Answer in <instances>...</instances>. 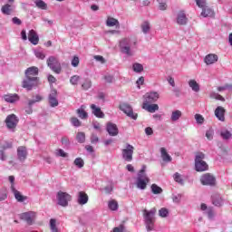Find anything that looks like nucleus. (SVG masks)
I'll use <instances>...</instances> for the list:
<instances>
[{
	"instance_id": "f257e3e1",
	"label": "nucleus",
	"mask_w": 232,
	"mask_h": 232,
	"mask_svg": "<svg viewBox=\"0 0 232 232\" xmlns=\"http://www.w3.org/2000/svg\"><path fill=\"white\" fill-rule=\"evenodd\" d=\"M137 44H139L137 37L128 36L120 41V50L124 55L133 57L135 55V50H137Z\"/></svg>"
},
{
	"instance_id": "f03ea898",
	"label": "nucleus",
	"mask_w": 232,
	"mask_h": 232,
	"mask_svg": "<svg viewBox=\"0 0 232 232\" xmlns=\"http://www.w3.org/2000/svg\"><path fill=\"white\" fill-rule=\"evenodd\" d=\"M148 184H150V177L146 173V165H143L141 169L137 173L135 186L138 189L144 190L148 188Z\"/></svg>"
},
{
	"instance_id": "7ed1b4c3",
	"label": "nucleus",
	"mask_w": 232,
	"mask_h": 232,
	"mask_svg": "<svg viewBox=\"0 0 232 232\" xmlns=\"http://www.w3.org/2000/svg\"><path fill=\"white\" fill-rule=\"evenodd\" d=\"M204 159H206V154L203 152H197L195 156V169L196 171H208L209 169V166L206 161H204Z\"/></svg>"
},
{
	"instance_id": "20e7f679",
	"label": "nucleus",
	"mask_w": 232,
	"mask_h": 232,
	"mask_svg": "<svg viewBox=\"0 0 232 232\" xmlns=\"http://www.w3.org/2000/svg\"><path fill=\"white\" fill-rule=\"evenodd\" d=\"M143 215L147 231H153V226L155 224V208L150 211L144 210Z\"/></svg>"
},
{
	"instance_id": "39448f33",
	"label": "nucleus",
	"mask_w": 232,
	"mask_h": 232,
	"mask_svg": "<svg viewBox=\"0 0 232 232\" xmlns=\"http://www.w3.org/2000/svg\"><path fill=\"white\" fill-rule=\"evenodd\" d=\"M197 6L202 9V17H213L215 15V11L206 5V0H196Z\"/></svg>"
},
{
	"instance_id": "423d86ee",
	"label": "nucleus",
	"mask_w": 232,
	"mask_h": 232,
	"mask_svg": "<svg viewBox=\"0 0 232 232\" xmlns=\"http://www.w3.org/2000/svg\"><path fill=\"white\" fill-rule=\"evenodd\" d=\"M47 66L52 70V72H54V73H57L58 75L63 71L61 63H59V60L55 58V56H50L47 59Z\"/></svg>"
},
{
	"instance_id": "0eeeda50",
	"label": "nucleus",
	"mask_w": 232,
	"mask_h": 232,
	"mask_svg": "<svg viewBox=\"0 0 232 232\" xmlns=\"http://www.w3.org/2000/svg\"><path fill=\"white\" fill-rule=\"evenodd\" d=\"M135 147L133 145L127 143L125 149L121 150V157L126 162H131L133 160V151Z\"/></svg>"
},
{
	"instance_id": "6e6552de",
	"label": "nucleus",
	"mask_w": 232,
	"mask_h": 232,
	"mask_svg": "<svg viewBox=\"0 0 232 232\" xmlns=\"http://www.w3.org/2000/svg\"><path fill=\"white\" fill-rule=\"evenodd\" d=\"M58 206H62V208H66L68 206V202L72 200V196L63 191H58L56 195Z\"/></svg>"
},
{
	"instance_id": "1a4fd4ad",
	"label": "nucleus",
	"mask_w": 232,
	"mask_h": 232,
	"mask_svg": "<svg viewBox=\"0 0 232 232\" xmlns=\"http://www.w3.org/2000/svg\"><path fill=\"white\" fill-rule=\"evenodd\" d=\"M17 124H19V118H17L15 114H10L6 117L5 126L9 131H15Z\"/></svg>"
},
{
	"instance_id": "9d476101",
	"label": "nucleus",
	"mask_w": 232,
	"mask_h": 232,
	"mask_svg": "<svg viewBox=\"0 0 232 232\" xmlns=\"http://www.w3.org/2000/svg\"><path fill=\"white\" fill-rule=\"evenodd\" d=\"M120 110L123 111V113H126L127 117L133 119V121H137V117H139V115L133 112V108H131L130 104L128 103L120 104Z\"/></svg>"
},
{
	"instance_id": "9b49d317",
	"label": "nucleus",
	"mask_w": 232,
	"mask_h": 232,
	"mask_svg": "<svg viewBox=\"0 0 232 232\" xmlns=\"http://www.w3.org/2000/svg\"><path fill=\"white\" fill-rule=\"evenodd\" d=\"M200 182L203 186H215L217 179L212 174L206 173L201 176Z\"/></svg>"
},
{
	"instance_id": "f8f14e48",
	"label": "nucleus",
	"mask_w": 232,
	"mask_h": 232,
	"mask_svg": "<svg viewBox=\"0 0 232 232\" xmlns=\"http://www.w3.org/2000/svg\"><path fill=\"white\" fill-rule=\"evenodd\" d=\"M39 84V78H30L26 77L23 81V88L27 89L28 91L32 90L34 86H37Z\"/></svg>"
},
{
	"instance_id": "ddd939ff",
	"label": "nucleus",
	"mask_w": 232,
	"mask_h": 232,
	"mask_svg": "<svg viewBox=\"0 0 232 232\" xmlns=\"http://www.w3.org/2000/svg\"><path fill=\"white\" fill-rule=\"evenodd\" d=\"M159 97H160V94H159V92H147V93H145V95L143 96V98H144L143 103H153V102H157V101H159Z\"/></svg>"
},
{
	"instance_id": "4468645a",
	"label": "nucleus",
	"mask_w": 232,
	"mask_h": 232,
	"mask_svg": "<svg viewBox=\"0 0 232 232\" xmlns=\"http://www.w3.org/2000/svg\"><path fill=\"white\" fill-rule=\"evenodd\" d=\"M176 23L177 24H179V26H186V24H188V16L186 15V12L184 11H179L177 14L176 16Z\"/></svg>"
},
{
	"instance_id": "2eb2a0df",
	"label": "nucleus",
	"mask_w": 232,
	"mask_h": 232,
	"mask_svg": "<svg viewBox=\"0 0 232 232\" xmlns=\"http://www.w3.org/2000/svg\"><path fill=\"white\" fill-rule=\"evenodd\" d=\"M106 130L111 137H117V135H119V128L115 123L108 122L106 126Z\"/></svg>"
},
{
	"instance_id": "dca6fc26",
	"label": "nucleus",
	"mask_w": 232,
	"mask_h": 232,
	"mask_svg": "<svg viewBox=\"0 0 232 232\" xmlns=\"http://www.w3.org/2000/svg\"><path fill=\"white\" fill-rule=\"evenodd\" d=\"M28 157V150H26V147L20 146L17 148V159L20 160V162H24L26 160V158Z\"/></svg>"
},
{
	"instance_id": "f3484780",
	"label": "nucleus",
	"mask_w": 232,
	"mask_h": 232,
	"mask_svg": "<svg viewBox=\"0 0 232 232\" xmlns=\"http://www.w3.org/2000/svg\"><path fill=\"white\" fill-rule=\"evenodd\" d=\"M49 103L51 108H57L59 106V101H57V91L52 90L49 94Z\"/></svg>"
},
{
	"instance_id": "a211bd4d",
	"label": "nucleus",
	"mask_w": 232,
	"mask_h": 232,
	"mask_svg": "<svg viewBox=\"0 0 232 232\" xmlns=\"http://www.w3.org/2000/svg\"><path fill=\"white\" fill-rule=\"evenodd\" d=\"M88 200H90V198L88 197V194L84 191H79L77 195V203L80 206H85V204H88Z\"/></svg>"
},
{
	"instance_id": "6ab92c4d",
	"label": "nucleus",
	"mask_w": 232,
	"mask_h": 232,
	"mask_svg": "<svg viewBox=\"0 0 232 232\" xmlns=\"http://www.w3.org/2000/svg\"><path fill=\"white\" fill-rule=\"evenodd\" d=\"M22 220H24L27 222L29 226H32L34 224V218H35V213L34 212H25L21 215Z\"/></svg>"
},
{
	"instance_id": "aec40b11",
	"label": "nucleus",
	"mask_w": 232,
	"mask_h": 232,
	"mask_svg": "<svg viewBox=\"0 0 232 232\" xmlns=\"http://www.w3.org/2000/svg\"><path fill=\"white\" fill-rule=\"evenodd\" d=\"M39 75V68L37 67H29L25 70V77H29L31 79L37 78Z\"/></svg>"
},
{
	"instance_id": "412c9836",
	"label": "nucleus",
	"mask_w": 232,
	"mask_h": 232,
	"mask_svg": "<svg viewBox=\"0 0 232 232\" xmlns=\"http://www.w3.org/2000/svg\"><path fill=\"white\" fill-rule=\"evenodd\" d=\"M28 39L32 44H39V35L35 30L32 29L28 33Z\"/></svg>"
},
{
	"instance_id": "4be33fe9",
	"label": "nucleus",
	"mask_w": 232,
	"mask_h": 232,
	"mask_svg": "<svg viewBox=\"0 0 232 232\" xmlns=\"http://www.w3.org/2000/svg\"><path fill=\"white\" fill-rule=\"evenodd\" d=\"M92 115H95L97 119H104V112L101 110V107H97L95 104L91 105Z\"/></svg>"
},
{
	"instance_id": "5701e85b",
	"label": "nucleus",
	"mask_w": 232,
	"mask_h": 232,
	"mask_svg": "<svg viewBox=\"0 0 232 232\" xmlns=\"http://www.w3.org/2000/svg\"><path fill=\"white\" fill-rule=\"evenodd\" d=\"M225 113H226V109H224V107L218 106L215 110V115L217 119H218V121H221V122H224V121H226V117L224 116Z\"/></svg>"
},
{
	"instance_id": "b1692460",
	"label": "nucleus",
	"mask_w": 232,
	"mask_h": 232,
	"mask_svg": "<svg viewBox=\"0 0 232 232\" xmlns=\"http://www.w3.org/2000/svg\"><path fill=\"white\" fill-rule=\"evenodd\" d=\"M4 101L5 102H9L10 104H14V102H17L19 101V95L14 93V94H5L3 96Z\"/></svg>"
},
{
	"instance_id": "393cba45",
	"label": "nucleus",
	"mask_w": 232,
	"mask_h": 232,
	"mask_svg": "<svg viewBox=\"0 0 232 232\" xmlns=\"http://www.w3.org/2000/svg\"><path fill=\"white\" fill-rule=\"evenodd\" d=\"M204 61H205V63L208 65L215 64V63L218 61V55L214 53H209L205 57Z\"/></svg>"
},
{
	"instance_id": "a878e982",
	"label": "nucleus",
	"mask_w": 232,
	"mask_h": 232,
	"mask_svg": "<svg viewBox=\"0 0 232 232\" xmlns=\"http://www.w3.org/2000/svg\"><path fill=\"white\" fill-rule=\"evenodd\" d=\"M143 110H146V111H149V113H155V111H158L159 105L158 104H150V103H143L142 104Z\"/></svg>"
},
{
	"instance_id": "bb28decb",
	"label": "nucleus",
	"mask_w": 232,
	"mask_h": 232,
	"mask_svg": "<svg viewBox=\"0 0 232 232\" xmlns=\"http://www.w3.org/2000/svg\"><path fill=\"white\" fill-rule=\"evenodd\" d=\"M15 6L10 5V4H5V5L2 6L1 11L4 15H12V13L14 12Z\"/></svg>"
},
{
	"instance_id": "cd10ccee",
	"label": "nucleus",
	"mask_w": 232,
	"mask_h": 232,
	"mask_svg": "<svg viewBox=\"0 0 232 232\" xmlns=\"http://www.w3.org/2000/svg\"><path fill=\"white\" fill-rule=\"evenodd\" d=\"M212 204L213 206H216L217 208H221V206H224V199L220 195H214L212 196Z\"/></svg>"
},
{
	"instance_id": "c85d7f7f",
	"label": "nucleus",
	"mask_w": 232,
	"mask_h": 232,
	"mask_svg": "<svg viewBox=\"0 0 232 232\" xmlns=\"http://www.w3.org/2000/svg\"><path fill=\"white\" fill-rule=\"evenodd\" d=\"M11 190L14 195V198H16L18 202H24V200H26V197L23 196L21 192L15 189L14 185L11 186Z\"/></svg>"
},
{
	"instance_id": "c756f323",
	"label": "nucleus",
	"mask_w": 232,
	"mask_h": 232,
	"mask_svg": "<svg viewBox=\"0 0 232 232\" xmlns=\"http://www.w3.org/2000/svg\"><path fill=\"white\" fill-rule=\"evenodd\" d=\"M160 155H161V159L163 160V162H171V160H173V158H171L169 154H168V150H166V148L162 147L160 148Z\"/></svg>"
},
{
	"instance_id": "7c9ffc66",
	"label": "nucleus",
	"mask_w": 232,
	"mask_h": 232,
	"mask_svg": "<svg viewBox=\"0 0 232 232\" xmlns=\"http://www.w3.org/2000/svg\"><path fill=\"white\" fill-rule=\"evenodd\" d=\"M82 90H84L85 92L90 90L92 88V80L89 78H82L81 82Z\"/></svg>"
},
{
	"instance_id": "2f4dec72",
	"label": "nucleus",
	"mask_w": 232,
	"mask_h": 232,
	"mask_svg": "<svg viewBox=\"0 0 232 232\" xmlns=\"http://www.w3.org/2000/svg\"><path fill=\"white\" fill-rule=\"evenodd\" d=\"M188 86L191 88L192 92H195L196 93L200 92V84L193 79L188 81Z\"/></svg>"
},
{
	"instance_id": "473e14b6",
	"label": "nucleus",
	"mask_w": 232,
	"mask_h": 232,
	"mask_svg": "<svg viewBox=\"0 0 232 232\" xmlns=\"http://www.w3.org/2000/svg\"><path fill=\"white\" fill-rule=\"evenodd\" d=\"M34 53L36 59H40L41 61H44V59L46 58V53H44V50L43 49H35L34 51Z\"/></svg>"
},
{
	"instance_id": "72a5a7b5",
	"label": "nucleus",
	"mask_w": 232,
	"mask_h": 232,
	"mask_svg": "<svg viewBox=\"0 0 232 232\" xmlns=\"http://www.w3.org/2000/svg\"><path fill=\"white\" fill-rule=\"evenodd\" d=\"M140 28H141L142 34L146 35L151 30V25L150 24V22L145 21L141 24Z\"/></svg>"
},
{
	"instance_id": "f704fd0d",
	"label": "nucleus",
	"mask_w": 232,
	"mask_h": 232,
	"mask_svg": "<svg viewBox=\"0 0 232 232\" xmlns=\"http://www.w3.org/2000/svg\"><path fill=\"white\" fill-rule=\"evenodd\" d=\"M106 24L109 27L116 26V28H119V20L113 17H108L106 21Z\"/></svg>"
},
{
	"instance_id": "c9c22d12",
	"label": "nucleus",
	"mask_w": 232,
	"mask_h": 232,
	"mask_svg": "<svg viewBox=\"0 0 232 232\" xmlns=\"http://www.w3.org/2000/svg\"><path fill=\"white\" fill-rule=\"evenodd\" d=\"M180 117H182V111L176 110V111H172L170 120L172 121V122H177V121H179V119H180Z\"/></svg>"
},
{
	"instance_id": "e433bc0d",
	"label": "nucleus",
	"mask_w": 232,
	"mask_h": 232,
	"mask_svg": "<svg viewBox=\"0 0 232 232\" xmlns=\"http://www.w3.org/2000/svg\"><path fill=\"white\" fill-rule=\"evenodd\" d=\"M82 81V77L79 76V75H73L70 78V82L71 84H72V86H77V84H81Z\"/></svg>"
},
{
	"instance_id": "4c0bfd02",
	"label": "nucleus",
	"mask_w": 232,
	"mask_h": 232,
	"mask_svg": "<svg viewBox=\"0 0 232 232\" xmlns=\"http://www.w3.org/2000/svg\"><path fill=\"white\" fill-rule=\"evenodd\" d=\"M43 101V96L36 94L35 96L33 97L32 100L28 101V106L32 107L33 105L35 104V102H41Z\"/></svg>"
},
{
	"instance_id": "58836bf2",
	"label": "nucleus",
	"mask_w": 232,
	"mask_h": 232,
	"mask_svg": "<svg viewBox=\"0 0 232 232\" xmlns=\"http://www.w3.org/2000/svg\"><path fill=\"white\" fill-rule=\"evenodd\" d=\"M220 135L222 139H224V140H229V139H231V136H232L231 131L226 129L221 130Z\"/></svg>"
},
{
	"instance_id": "ea45409f",
	"label": "nucleus",
	"mask_w": 232,
	"mask_h": 232,
	"mask_svg": "<svg viewBox=\"0 0 232 232\" xmlns=\"http://www.w3.org/2000/svg\"><path fill=\"white\" fill-rule=\"evenodd\" d=\"M173 179L175 182H177L178 184H180L181 186H184V179L182 178V175H180V173L179 172L174 173Z\"/></svg>"
},
{
	"instance_id": "a19ab883",
	"label": "nucleus",
	"mask_w": 232,
	"mask_h": 232,
	"mask_svg": "<svg viewBox=\"0 0 232 232\" xmlns=\"http://www.w3.org/2000/svg\"><path fill=\"white\" fill-rule=\"evenodd\" d=\"M109 209L111 211H117L119 209V203L116 200L112 199L108 203Z\"/></svg>"
},
{
	"instance_id": "79ce46f5",
	"label": "nucleus",
	"mask_w": 232,
	"mask_h": 232,
	"mask_svg": "<svg viewBox=\"0 0 232 232\" xmlns=\"http://www.w3.org/2000/svg\"><path fill=\"white\" fill-rule=\"evenodd\" d=\"M132 70L135 72V73H140L141 72H144V66L140 63H133Z\"/></svg>"
},
{
	"instance_id": "37998d69",
	"label": "nucleus",
	"mask_w": 232,
	"mask_h": 232,
	"mask_svg": "<svg viewBox=\"0 0 232 232\" xmlns=\"http://www.w3.org/2000/svg\"><path fill=\"white\" fill-rule=\"evenodd\" d=\"M150 189L154 195H160V193H162V188L159 187L157 184H152Z\"/></svg>"
},
{
	"instance_id": "c03bdc74",
	"label": "nucleus",
	"mask_w": 232,
	"mask_h": 232,
	"mask_svg": "<svg viewBox=\"0 0 232 232\" xmlns=\"http://www.w3.org/2000/svg\"><path fill=\"white\" fill-rule=\"evenodd\" d=\"M74 166L79 168V169L84 168V160L82 158H76L73 161Z\"/></svg>"
},
{
	"instance_id": "a18cd8bd",
	"label": "nucleus",
	"mask_w": 232,
	"mask_h": 232,
	"mask_svg": "<svg viewBox=\"0 0 232 232\" xmlns=\"http://www.w3.org/2000/svg\"><path fill=\"white\" fill-rule=\"evenodd\" d=\"M34 4L36 5L37 8H40V10H46L48 8V5H46V3H44L43 0H36Z\"/></svg>"
},
{
	"instance_id": "49530a36",
	"label": "nucleus",
	"mask_w": 232,
	"mask_h": 232,
	"mask_svg": "<svg viewBox=\"0 0 232 232\" xmlns=\"http://www.w3.org/2000/svg\"><path fill=\"white\" fill-rule=\"evenodd\" d=\"M76 140L80 144H83V142L86 140V134H84V132H78L76 135Z\"/></svg>"
},
{
	"instance_id": "de8ad7c7",
	"label": "nucleus",
	"mask_w": 232,
	"mask_h": 232,
	"mask_svg": "<svg viewBox=\"0 0 232 232\" xmlns=\"http://www.w3.org/2000/svg\"><path fill=\"white\" fill-rule=\"evenodd\" d=\"M77 113H78V117L80 119H88V112H86V111H84V109L82 108L77 110Z\"/></svg>"
},
{
	"instance_id": "09e8293b",
	"label": "nucleus",
	"mask_w": 232,
	"mask_h": 232,
	"mask_svg": "<svg viewBox=\"0 0 232 232\" xmlns=\"http://www.w3.org/2000/svg\"><path fill=\"white\" fill-rule=\"evenodd\" d=\"M159 215L161 217V218H166V217L169 215V210H168L166 208H162L159 210Z\"/></svg>"
},
{
	"instance_id": "8fccbe9b",
	"label": "nucleus",
	"mask_w": 232,
	"mask_h": 232,
	"mask_svg": "<svg viewBox=\"0 0 232 232\" xmlns=\"http://www.w3.org/2000/svg\"><path fill=\"white\" fill-rule=\"evenodd\" d=\"M71 123L72 124V126H74L75 128H79V126H81V121H79V119L73 117L71 118Z\"/></svg>"
},
{
	"instance_id": "3c124183",
	"label": "nucleus",
	"mask_w": 232,
	"mask_h": 232,
	"mask_svg": "<svg viewBox=\"0 0 232 232\" xmlns=\"http://www.w3.org/2000/svg\"><path fill=\"white\" fill-rule=\"evenodd\" d=\"M195 119L198 124H204V116L200 114H196Z\"/></svg>"
},
{
	"instance_id": "603ef678",
	"label": "nucleus",
	"mask_w": 232,
	"mask_h": 232,
	"mask_svg": "<svg viewBox=\"0 0 232 232\" xmlns=\"http://www.w3.org/2000/svg\"><path fill=\"white\" fill-rule=\"evenodd\" d=\"M79 63H80V60L77 56H73L72 62H71V64L73 68H77V66H79Z\"/></svg>"
},
{
	"instance_id": "864d4df0",
	"label": "nucleus",
	"mask_w": 232,
	"mask_h": 232,
	"mask_svg": "<svg viewBox=\"0 0 232 232\" xmlns=\"http://www.w3.org/2000/svg\"><path fill=\"white\" fill-rule=\"evenodd\" d=\"M92 126H93L94 130H96L100 133H101V131H102V126L101 125V123H99V121L92 122Z\"/></svg>"
},
{
	"instance_id": "5fc2aeb1",
	"label": "nucleus",
	"mask_w": 232,
	"mask_h": 232,
	"mask_svg": "<svg viewBox=\"0 0 232 232\" xmlns=\"http://www.w3.org/2000/svg\"><path fill=\"white\" fill-rule=\"evenodd\" d=\"M160 10H166L168 8V5H166V0L158 1Z\"/></svg>"
},
{
	"instance_id": "6e6d98bb",
	"label": "nucleus",
	"mask_w": 232,
	"mask_h": 232,
	"mask_svg": "<svg viewBox=\"0 0 232 232\" xmlns=\"http://www.w3.org/2000/svg\"><path fill=\"white\" fill-rule=\"evenodd\" d=\"M91 142L92 144H97V142H99V137L97 136V134L92 133L91 135Z\"/></svg>"
},
{
	"instance_id": "4d7b16f0",
	"label": "nucleus",
	"mask_w": 232,
	"mask_h": 232,
	"mask_svg": "<svg viewBox=\"0 0 232 232\" xmlns=\"http://www.w3.org/2000/svg\"><path fill=\"white\" fill-rule=\"evenodd\" d=\"M206 214L208 215V218L211 220L215 217V213L213 212V208H209L206 211Z\"/></svg>"
},
{
	"instance_id": "13d9d810",
	"label": "nucleus",
	"mask_w": 232,
	"mask_h": 232,
	"mask_svg": "<svg viewBox=\"0 0 232 232\" xmlns=\"http://www.w3.org/2000/svg\"><path fill=\"white\" fill-rule=\"evenodd\" d=\"M104 81L109 82V83H111L113 82L114 81V78H113V75H111V74H106L104 77H103Z\"/></svg>"
},
{
	"instance_id": "bf43d9fd",
	"label": "nucleus",
	"mask_w": 232,
	"mask_h": 232,
	"mask_svg": "<svg viewBox=\"0 0 232 232\" xmlns=\"http://www.w3.org/2000/svg\"><path fill=\"white\" fill-rule=\"evenodd\" d=\"M6 159H8V156H6V153L5 152L4 150L0 149V160L5 162V160H6Z\"/></svg>"
},
{
	"instance_id": "052dcab7",
	"label": "nucleus",
	"mask_w": 232,
	"mask_h": 232,
	"mask_svg": "<svg viewBox=\"0 0 232 232\" xmlns=\"http://www.w3.org/2000/svg\"><path fill=\"white\" fill-rule=\"evenodd\" d=\"M12 148V142H5L4 145L0 147V150H10Z\"/></svg>"
},
{
	"instance_id": "680f3d73",
	"label": "nucleus",
	"mask_w": 232,
	"mask_h": 232,
	"mask_svg": "<svg viewBox=\"0 0 232 232\" xmlns=\"http://www.w3.org/2000/svg\"><path fill=\"white\" fill-rule=\"evenodd\" d=\"M94 59L95 61H97L98 63H101L102 64H104V63H106V60H104V57H102V55H95Z\"/></svg>"
},
{
	"instance_id": "e2e57ef3",
	"label": "nucleus",
	"mask_w": 232,
	"mask_h": 232,
	"mask_svg": "<svg viewBox=\"0 0 232 232\" xmlns=\"http://www.w3.org/2000/svg\"><path fill=\"white\" fill-rule=\"evenodd\" d=\"M13 24H16L17 26H20V24H23V22L18 17H13L12 19Z\"/></svg>"
},
{
	"instance_id": "0e129e2a",
	"label": "nucleus",
	"mask_w": 232,
	"mask_h": 232,
	"mask_svg": "<svg viewBox=\"0 0 232 232\" xmlns=\"http://www.w3.org/2000/svg\"><path fill=\"white\" fill-rule=\"evenodd\" d=\"M56 155L57 157H63V158L68 157V154L64 152L62 149L57 150Z\"/></svg>"
},
{
	"instance_id": "69168bd1",
	"label": "nucleus",
	"mask_w": 232,
	"mask_h": 232,
	"mask_svg": "<svg viewBox=\"0 0 232 232\" xmlns=\"http://www.w3.org/2000/svg\"><path fill=\"white\" fill-rule=\"evenodd\" d=\"M136 84H137L138 88L140 89V86H142V84H144V78L142 76H140L137 80Z\"/></svg>"
},
{
	"instance_id": "338daca9",
	"label": "nucleus",
	"mask_w": 232,
	"mask_h": 232,
	"mask_svg": "<svg viewBox=\"0 0 232 232\" xmlns=\"http://www.w3.org/2000/svg\"><path fill=\"white\" fill-rule=\"evenodd\" d=\"M112 232H124V226L121 225L113 228Z\"/></svg>"
},
{
	"instance_id": "774afa93",
	"label": "nucleus",
	"mask_w": 232,
	"mask_h": 232,
	"mask_svg": "<svg viewBox=\"0 0 232 232\" xmlns=\"http://www.w3.org/2000/svg\"><path fill=\"white\" fill-rule=\"evenodd\" d=\"M47 79H48V82H51L52 84H53V82H56V81H57V79L54 78V76L52 74H49Z\"/></svg>"
}]
</instances>
